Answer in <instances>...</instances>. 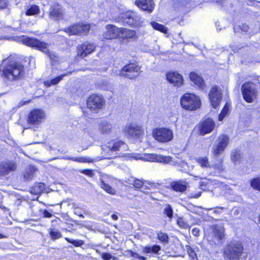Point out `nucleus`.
I'll return each instance as SVG.
<instances>
[{
    "label": "nucleus",
    "mask_w": 260,
    "mask_h": 260,
    "mask_svg": "<svg viewBox=\"0 0 260 260\" xmlns=\"http://www.w3.org/2000/svg\"><path fill=\"white\" fill-rule=\"evenodd\" d=\"M44 187V184L43 183H39V187L40 188V191H42L43 190Z\"/></svg>",
    "instance_id": "obj_58"
},
{
    "label": "nucleus",
    "mask_w": 260,
    "mask_h": 260,
    "mask_svg": "<svg viewBox=\"0 0 260 260\" xmlns=\"http://www.w3.org/2000/svg\"><path fill=\"white\" fill-rule=\"evenodd\" d=\"M90 29V25L88 24L79 23L68 27L65 30L70 35H85Z\"/></svg>",
    "instance_id": "obj_10"
},
{
    "label": "nucleus",
    "mask_w": 260,
    "mask_h": 260,
    "mask_svg": "<svg viewBox=\"0 0 260 260\" xmlns=\"http://www.w3.org/2000/svg\"><path fill=\"white\" fill-rule=\"evenodd\" d=\"M250 184L253 188L260 191V180H251Z\"/></svg>",
    "instance_id": "obj_45"
},
{
    "label": "nucleus",
    "mask_w": 260,
    "mask_h": 260,
    "mask_svg": "<svg viewBox=\"0 0 260 260\" xmlns=\"http://www.w3.org/2000/svg\"><path fill=\"white\" fill-rule=\"evenodd\" d=\"M166 77L169 82L175 86H180L183 84V77L178 72H173L168 73L166 75Z\"/></svg>",
    "instance_id": "obj_19"
},
{
    "label": "nucleus",
    "mask_w": 260,
    "mask_h": 260,
    "mask_svg": "<svg viewBox=\"0 0 260 260\" xmlns=\"http://www.w3.org/2000/svg\"><path fill=\"white\" fill-rule=\"evenodd\" d=\"M102 257L104 260H110L112 258V255L109 253H103L102 254Z\"/></svg>",
    "instance_id": "obj_51"
},
{
    "label": "nucleus",
    "mask_w": 260,
    "mask_h": 260,
    "mask_svg": "<svg viewBox=\"0 0 260 260\" xmlns=\"http://www.w3.org/2000/svg\"><path fill=\"white\" fill-rule=\"evenodd\" d=\"M172 189L176 191L183 192L186 189V183L185 181H174L171 184Z\"/></svg>",
    "instance_id": "obj_28"
},
{
    "label": "nucleus",
    "mask_w": 260,
    "mask_h": 260,
    "mask_svg": "<svg viewBox=\"0 0 260 260\" xmlns=\"http://www.w3.org/2000/svg\"><path fill=\"white\" fill-rule=\"evenodd\" d=\"M40 12V9L37 5H29L27 6L26 15H35L38 14Z\"/></svg>",
    "instance_id": "obj_33"
},
{
    "label": "nucleus",
    "mask_w": 260,
    "mask_h": 260,
    "mask_svg": "<svg viewBox=\"0 0 260 260\" xmlns=\"http://www.w3.org/2000/svg\"><path fill=\"white\" fill-rule=\"evenodd\" d=\"M83 112L86 116H88V114L85 111H83Z\"/></svg>",
    "instance_id": "obj_64"
},
{
    "label": "nucleus",
    "mask_w": 260,
    "mask_h": 260,
    "mask_svg": "<svg viewBox=\"0 0 260 260\" xmlns=\"http://www.w3.org/2000/svg\"><path fill=\"white\" fill-rule=\"evenodd\" d=\"M87 108L91 111L96 112L102 108L104 104V99L101 95L92 94L87 100Z\"/></svg>",
    "instance_id": "obj_9"
},
{
    "label": "nucleus",
    "mask_w": 260,
    "mask_h": 260,
    "mask_svg": "<svg viewBox=\"0 0 260 260\" xmlns=\"http://www.w3.org/2000/svg\"><path fill=\"white\" fill-rule=\"evenodd\" d=\"M227 113H228V102H226L225 104L223 109L222 110L221 113L219 114V115L218 116L219 121H222L223 120V118L225 117V116L227 114Z\"/></svg>",
    "instance_id": "obj_42"
},
{
    "label": "nucleus",
    "mask_w": 260,
    "mask_h": 260,
    "mask_svg": "<svg viewBox=\"0 0 260 260\" xmlns=\"http://www.w3.org/2000/svg\"><path fill=\"white\" fill-rule=\"evenodd\" d=\"M140 72V67L134 63H131L123 67L120 71L116 70L114 71L113 69L111 74L123 76L129 79H134L139 76Z\"/></svg>",
    "instance_id": "obj_3"
},
{
    "label": "nucleus",
    "mask_w": 260,
    "mask_h": 260,
    "mask_svg": "<svg viewBox=\"0 0 260 260\" xmlns=\"http://www.w3.org/2000/svg\"><path fill=\"white\" fill-rule=\"evenodd\" d=\"M200 187H201V189L202 190H205L206 188V185L204 184L203 183H202L201 185H200Z\"/></svg>",
    "instance_id": "obj_60"
},
{
    "label": "nucleus",
    "mask_w": 260,
    "mask_h": 260,
    "mask_svg": "<svg viewBox=\"0 0 260 260\" xmlns=\"http://www.w3.org/2000/svg\"><path fill=\"white\" fill-rule=\"evenodd\" d=\"M120 35V28L113 24H108L103 33L104 38L106 39H113Z\"/></svg>",
    "instance_id": "obj_15"
},
{
    "label": "nucleus",
    "mask_w": 260,
    "mask_h": 260,
    "mask_svg": "<svg viewBox=\"0 0 260 260\" xmlns=\"http://www.w3.org/2000/svg\"><path fill=\"white\" fill-rule=\"evenodd\" d=\"M23 43L29 46L41 51L44 53L46 54L50 58L51 60H55L57 57L56 55L53 52H51L48 49L49 44L44 42H42L36 38H26L23 39Z\"/></svg>",
    "instance_id": "obj_2"
},
{
    "label": "nucleus",
    "mask_w": 260,
    "mask_h": 260,
    "mask_svg": "<svg viewBox=\"0 0 260 260\" xmlns=\"http://www.w3.org/2000/svg\"><path fill=\"white\" fill-rule=\"evenodd\" d=\"M160 249V246L156 245H153L152 246H146L143 248V252L144 253H157Z\"/></svg>",
    "instance_id": "obj_34"
},
{
    "label": "nucleus",
    "mask_w": 260,
    "mask_h": 260,
    "mask_svg": "<svg viewBox=\"0 0 260 260\" xmlns=\"http://www.w3.org/2000/svg\"><path fill=\"white\" fill-rule=\"evenodd\" d=\"M7 237L5 235H3L1 234H0V239H2V238H6Z\"/></svg>",
    "instance_id": "obj_63"
},
{
    "label": "nucleus",
    "mask_w": 260,
    "mask_h": 260,
    "mask_svg": "<svg viewBox=\"0 0 260 260\" xmlns=\"http://www.w3.org/2000/svg\"><path fill=\"white\" fill-rule=\"evenodd\" d=\"M130 255L132 257L138 258L140 260H146V258L143 256L140 255L138 253L133 251H129Z\"/></svg>",
    "instance_id": "obj_50"
},
{
    "label": "nucleus",
    "mask_w": 260,
    "mask_h": 260,
    "mask_svg": "<svg viewBox=\"0 0 260 260\" xmlns=\"http://www.w3.org/2000/svg\"><path fill=\"white\" fill-rule=\"evenodd\" d=\"M66 240L75 246H81L84 244L83 241L81 240H73L68 238H66Z\"/></svg>",
    "instance_id": "obj_41"
},
{
    "label": "nucleus",
    "mask_w": 260,
    "mask_h": 260,
    "mask_svg": "<svg viewBox=\"0 0 260 260\" xmlns=\"http://www.w3.org/2000/svg\"><path fill=\"white\" fill-rule=\"evenodd\" d=\"M213 234L215 239H216L219 243L224 237V231L221 227L215 226L213 229Z\"/></svg>",
    "instance_id": "obj_29"
},
{
    "label": "nucleus",
    "mask_w": 260,
    "mask_h": 260,
    "mask_svg": "<svg viewBox=\"0 0 260 260\" xmlns=\"http://www.w3.org/2000/svg\"><path fill=\"white\" fill-rule=\"evenodd\" d=\"M50 235L53 240L59 239L61 237V234L60 232L57 231H51L50 232Z\"/></svg>",
    "instance_id": "obj_48"
},
{
    "label": "nucleus",
    "mask_w": 260,
    "mask_h": 260,
    "mask_svg": "<svg viewBox=\"0 0 260 260\" xmlns=\"http://www.w3.org/2000/svg\"><path fill=\"white\" fill-rule=\"evenodd\" d=\"M189 78L190 80L199 88L203 89L205 85V83L202 77L194 72H191L189 74Z\"/></svg>",
    "instance_id": "obj_24"
},
{
    "label": "nucleus",
    "mask_w": 260,
    "mask_h": 260,
    "mask_svg": "<svg viewBox=\"0 0 260 260\" xmlns=\"http://www.w3.org/2000/svg\"><path fill=\"white\" fill-rule=\"evenodd\" d=\"M241 91L244 99L248 103L252 102L256 98L257 92L254 83L246 82L241 87Z\"/></svg>",
    "instance_id": "obj_7"
},
{
    "label": "nucleus",
    "mask_w": 260,
    "mask_h": 260,
    "mask_svg": "<svg viewBox=\"0 0 260 260\" xmlns=\"http://www.w3.org/2000/svg\"><path fill=\"white\" fill-rule=\"evenodd\" d=\"M101 187L109 194L114 195L116 193L115 190L112 188L109 184H106L103 180L100 181Z\"/></svg>",
    "instance_id": "obj_35"
},
{
    "label": "nucleus",
    "mask_w": 260,
    "mask_h": 260,
    "mask_svg": "<svg viewBox=\"0 0 260 260\" xmlns=\"http://www.w3.org/2000/svg\"><path fill=\"white\" fill-rule=\"evenodd\" d=\"M146 160L149 161H160V162H169L171 157H164L160 155L156 154H149L145 158Z\"/></svg>",
    "instance_id": "obj_26"
},
{
    "label": "nucleus",
    "mask_w": 260,
    "mask_h": 260,
    "mask_svg": "<svg viewBox=\"0 0 260 260\" xmlns=\"http://www.w3.org/2000/svg\"><path fill=\"white\" fill-rule=\"evenodd\" d=\"M25 75L24 66L16 61L14 57L10 56L3 59L1 76L8 81L20 80Z\"/></svg>",
    "instance_id": "obj_1"
},
{
    "label": "nucleus",
    "mask_w": 260,
    "mask_h": 260,
    "mask_svg": "<svg viewBox=\"0 0 260 260\" xmlns=\"http://www.w3.org/2000/svg\"><path fill=\"white\" fill-rule=\"evenodd\" d=\"M222 91L220 88L215 86L211 89L209 98L212 107L216 108L222 99Z\"/></svg>",
    "instance_id": "obj_12"
},
{
    "label": "nucleus",
    "mask_w": 260,
    "mask_h": 260,
    "mask_svg": "<svg viewBox=\"0 0 260 260\" xmlns=\"http://www.w3.org/2000/svg\"><path fill=\"white\" fill-rule=\"evenodd\" d=\"M187 251L189 256L193 259L197 258V254L189 246H187Z\"/></svg>",
    "instance_id": "obj_49"
},
{
    "label": "nucleus",
    "mask_w": 260,
    "mask_h": 260,
    "mask_svg": "<svg viewBox=\"0 0 260 260\" xmlns=\"http://www.w3.org/2000/svg\"><path fill=\"white\" fill-rule=\"evenodd\" d=\"M151 25L152 27L157 30H159L162 32L166 33L168 31V28L164 25L159 24L157 22L152 21L151 22Z\"/></svg>",
    "instance_id": "obj_36"
},
{
    "label": "nucleus",
    "mask_w": 260,
    "mask_h": 260,
    "mask_svg": "<svg viewBox=\"0 0 260 260\" xmlns=\"http://www.w3.org/2000/svg\"><path fill=\"white\" fill-rule=\"evenodd\" d=\"M244 250V246L240 242L229 244V260H240Z\"/></svg>",
    "instance_id": "obj_8"
},
{
    "label": "nucleus",
    "mask_w": 260,
    "mask_h": 260,
    "mask_svg": "<svg viewBox=\"0 0 260 260\" xmlns=\"http://www.w3.org/2000/svg\"><path fill=\"white\" fill-rule=\"evenodd\" d=\"M110 145L112 146V150L114 153L117 151H125L127 150V145L120 140H113L110 142Z\"/></svg>",
    "instance_id": "obj_22"
},
{
    "label": "nucleus",
    "mask_w": 260,
    "mask_h": 260,
    "mask_svg": "<svg viewBox=\"0 0 260 260\" xmlns=\"http://www.w3.org/2000/svg\"><path fill=\"white\" fill-rule=\"evenodd\" d=\"M63 158L65 159L72 160L79 162H93L100 159L99 158V157L96 158H92L88 156L79 157L66 156Z\"/></svg>",
    "instance_id": "obj_27"
},
{
    "label": "nucleus",
    "mask_w": 260,
    "mask_h": 260,
    "mask_svg": "<svg viewBox=\"0 0 260 260\" xmlns=\"http://www.w3.org/2000/svg\"><path fill=\"white\" fill-rule=\"evenodd\" d=\"M231 159L233 162L236 163L241 159V155L239 151H235L232 152Z\"/></svg>",
    "instance_id": "obj_40"
},
{
    "label": "nucleus",
    "mask_w": 260,
    "mask_h": 260,
    "mask_svg": "<svg viewBox=\"0 0 260 260\" xmlns=\"http://www.w3.org/2000/svg\"><path fill=\"white\" fill-rule=\"evenodd\" d=\"M82 173L87 175L89 177H93L94 176L93 172L90 170H84Z\"/></svg>",
    "instance_id": "obj_52"
},
{
    "label": "nucleus",
    "mask_w": 260,
    "mask_h": 260,
    "mask_svg": "<svg viewBox=\"0 0 260 260\" xmlns=\"http://www.w3.org/2000/svg\"><path fill=\"white\" fill-rule=\"evenodd\" d=\"M215 124L211 118H208L203 120L199 124V129L201 135H205L211 133L214 129Z\"/></svg>",
    "instance_id": "obj_13"
},
{
    "label": "nucleus",
    "mask_w": 260,
    "mask_h": 260,
    "mask_svg": "<svg viewBox=\"0 0 260 260\" xmlns=\"http://www.w3.org/2000/svg\"><path fill=\"white\" fill-rule=\"evenodd\" d=\"M49 15L50 17L54 19H59L62 17V12L59 5L51 6L50 9Z\"/></svg>",
    "instance_id": "obj_25"
},
{
    "label": "nucleus",
    "mask_w": 260,
    "mask_h": 260,
    "mask_svg": "<svg viewBox=\"0 0 260 260\" xmlns=\"http://www.w3.org/2000/svg\"><path fill=\"white\" fill-rule=\"evenodd\" d=\"M43 217L46 218L51 217L52 215V213L49 212L47 210H44L43 211Z\"/></svg>",
    "instance_id": "obj_54"
},
{
    "label": "nucleus",
    "mask_w": 260,
    "mask_h": 260,
    "mask_svg": "<svg viewBox=\"0 0 260 260\" xmlns=\"http://www.w3.org/2000/svg\"><path fill=\"white\" fill-rule=\"evenodd\" d=\"M216 27H217V29L219 30H220L221 29V28H218V27L220 26V22H217L216 23Z\"/></svg>",
    "instance_id": "obj_62"
},
{
    "label": "nucleus",
    "mask_w": 260,
    "mask_h": 260,
    "mask_svg": "<svg viewBox=\"0 0 260 260\" xmlns=\"http://www.w3.org/2000/svg\"><path fill=\"white\" fill-rule=\"evenodd\" d=\"M111 217L114 220H116L118 219V216L116 214H112L111 215Z\"/></svg>",
    "instance_id": "obj_61"
},
{
    "label": "nucleus",
    "mask_w": 260,
    "mask_h": 260,
    "mask_svg": "<svg viewBox=\"0 0 260 260\" xmlns=\"http://www.w3.org/2000/svg\"><path fill=\"white\" fill-rule=\"evenodd\" d=\"M98 129L102 135H109L112 132L113 126L110 122L101 120L98 123Z\"/></svg>",
    "instance_id": "obj_21"
},
{
    "label": "nucleus",
    "mask_w": 260,
    "mask_h": 260,
    "mask_svg": "<svg viewBox=\"0 0 260 260\" xmlns=\"http://www.w3.org/2000/svg\"><path fill=\"white\" fill-rule=\"evenodd\" d=\"M121 21L132 26L142 27L146 24L145 19L134 12L123 14Z\"/></svg>",
    "instance_id": "obj_5"
},
{
    "label": "nucleus",
    "mask_w": 260,
    "mask_h": 260,
    "mask_svg": "<svg viewBox=\"0 0 260 260\" xmlns=\"http://www.w3.org/2000/svg\"><path fill=\"white\" fill-rule=\"evenodd\" d=\"M234 29L235 32H239L241 30L244 32L248 31L249 29V26L245 23H242V25H234Z\"/></svg>",
    "instance_id": "obj_38"
},
{
    "label": "nucleus",
    "mask_w": 260,
    "mask_h": 260,
    "mask_svg": "<svg viewBox=\"0 0 260 260\" xmlns=\"http://www.w3.org/2000/svg\"><path fill=\"white\" fill-rule=\"evenodd\" d=\"M180 103L183 108L190 111L196 110L201 106L200 99L195 94L189 93L184 94L181 97Z\"/></svg>",
    "instance_id": "obj_4"
},
{
    "label": "nucleus",
    "mask_w": 260,
    "mask_h": 260,
    "mask_svg": "<svg viewBox=\"0 0 260 260\" xmlns=\"http://www.w3.org/2000/svg\"><path fill=\"white\" fill-rule=\"evenodd\" d=\"M38 172V170L34 166H28L26 169L24 175L25 179H31L36 177V174Z\"/></svg>",
    "instance_id": "obj_30"
},
{
    "label": "nucleus",
    "mask_w": 260,
    "mask_h": 260,
    "mask_svg": "<svg viewBox=\"0 0 260 260\" xmlns=\"http://www.w3.org/2000/svg\"><path fill=\"white\" fill-rule=\"evenodd\" d=\"M66 75H67V74H63L53 79L46 81L44 82V84L47 87H49L53 85H56L58 84L61 80H62L63 77Z\"/></svg>",
    "instance_id": "obj_32"
},
{
    "label": "nucleus",
    "mask_w": 260,
    "mask_h": 260,
    "mask_svg": "<svg viewBox=\"0 0 260 260\" xmlns=\"http://www.w3.org/2000/svg\"><path fill=\"white\" fill-rule=\"evenodd\" d=\"M17 168V165L13 161H5L0 163V177H4L11 172L14 171Z\"/></svg>",
    "instance_id": "obj_17"
},
{
    "label": "nucleus",
    "mask_w": 260,
    "mask_h": 260,
    "mask_svg": "<svg viewBox=\"0 0 260 260\" xmlns=\"http://www.w3.org/2000/svg\"><path fill=\"white\" fill-rule=\"evenodd\" d=\"M164 214H165L168 218L172 219L173 216V210L172 208L169 204H167L164 210Z\"/></svg>",
    "instance_id": "obj_39"
},
{
    "label": "nucleus",
    "mask_w": 260,
    "mask_h": 260,
    "mask_svg": "<svg viewBox=\"0 0 260 260\" xmlns=\"http://www.w3.org/2000/svg\"><path fill=\"white\" fill-rule=\"evenodd\" d=\"M157 237L158 239L162 242H168L169 237L168 235L165 233L159 232V233L157 234Z\"/></svg>",
    "instance_id": "obj_47"
},
{
    "label": "nucleus",
    "mask_w": 260,
    "mask_h": 260,
    "mask_svg": "<svg viewBox=\"0 0 260 260\" xmlns=\"http://www.w3.org/2000/svg\"><path fill=\"white\" fill-rule=\"evenodd\" d=\"M123 39L132 38L136 35V32L132 29L120 27V35Z\"/></svg>",
    "instance_id": "obj_31"
},
{
    "label": "nucleus",
    "mask_w": 260,
    "mask_h": 260,
    "mask_svg": "<svg viewBox=\"0 0 260 260\" xmlns=\"http://www.w3.org/2000/svg\"><path fill=\"white\" fill-rule=\"evenodd\" d=\"M30 102V101H21L19 103V107H21L23 106L24 105Z\"/></svg>",
    "instance_id": "obj_56"
},
{
    "label": "nucleus",
    "mask_w": 260,
    "mask_h": 260,
    "mask_svg": "<svg viewBox=\"0 0 260 260\" xmlns=\"http://www.w3.org/2000/svg\"><path fill=\"white\" fill-rule=\"evenodd\" d=\"M196 160L201 167L207 168L209 167V162L207 157H198Z\"/></svg>",
    "instance_id": "obj_37"
},
{
    "label": "nucleus",
    "mask_w": 260,
    "mask_h": 260,
    "mask_svg": "<svg viewBox=\"0 0 260 260\" xmlns=\"http://www.w3.org/2000/svg\"><path fill=\"white\" fill-rule=\"evenodd\" d=\"M201 195V192H199L196 194H195L194 195H193V197L194 198H198L199 197H200Z\"/></svg>",
    "instance_id": "obj_59"
},
{
    "label": "nucleus",
    "mask_w": 260,
    "mask_h": 260,
    "mask_svg": "<svg viewBox=\"0 0 260 260\" xmlns=\"http://www.w3.org/2000/svg\"><path fill=\"white\" fill-rule=\"evenodd\" d=\"M191 233L194 236L198 237L200 235V230L197 228H193L191 231Z\"/></svg>",
    "instance_id": "obj_53"
},
{
    "label": "nucleus",
    "mask_w": 260,
    "mask_h": 260,
    "mask_svg": "<svg viewBox=\"0 0 260 260\" xmlns=\"http://www.w3.org/2000/svg\"><path fill=\"white\" fill-rule=\"evenodd\" d=\"M0 208H1L2 210H3L5 212L9 211V209L7 207H6L3 205L0 206Z\"/></svg>",
    "instance_id": "obj_57"
},
{
    "label": "nucleus",
    "mask_w": 260,
    "mask_h": 260,
    "mask_svg": "<svg viewBox=\"0 0 260 260\" xmlns=\"http://www.w3.org/2000/svg\"><path fill=\"white\" fill-rule=\"evenodd\" d=\"M124 131L131 137L138 139L144 134L142 127L136 124L127 125L124 127Z\"/></svg>",
    "instance_id": "obj_11"
},
{
    "label": "nucleus",
    "mask_w": 260,
    "mask_h": 260,
    "mask_svg": "<svg viewBox=\"0 0 260 260\" xmlns=\"http://www.w3.org/2000/svg\"><path fill=\"white\" fill-rule=\"evenodd\" d=\"M45 114L40 109L32 110L29 114L28 122L30 124H39L44 118Z\"/></svg>",
    "instance_id": "obj_16"
},
{
    "label": "nucleus",
    "mask_w": 260,
    "mask_h": 260,
    "mask_svg": "<svg viewBox=\"0 0 260 260\" xmlns=\"http://www.w3.org/2000/svg\"><path fill=\"white\" fill-rule=\"evenodd\" d=\"M153 136L158 142L166 143L171 141L173 138L172 131L168 128H156L153 130Z\"/></svg>",
    "instance_id": "obj_6"
},
{
    "label": "nucleus",
    "mask_w": 260,
    "mask_h": 260,
    "mask_svg": "<svg viewBox=\"0 0 260 260\" xmlns=\"http://www.w3.org/2000/svg\"><path fill=\"white\" fill-rule=\"evenodd\" d=\"M95 48V46L93 44L85 43L78 45L77 47L78 55L81 57H85L88 54L92 52Z\"/></svg>",
    "instance_id": "obj_18"
},
{
    "label": "nucleus",
    "mask_w": 260,
    "mask_h": 260,
    "mask_svg": "<svg viewBox=\"0 0 260 260\" xmlns=\"http://www.w3.org/2000/svg\"><path fill=\"white\" fill-rule=\"evenodd\" d=\"M177 224L183 229H189V225L182 218H179L177 220Z\"/></svg>",
    "instance_id": "obj_44"
},
{
    "label": "nucleus",
    "mask_w": 260,
    "mask_h": 260,
    "mask_svg": "<svg viewBox=\"0 0 260 260\" xmlns=\"http://www.w3.org/2000/svg\"><path fill=\"white\" fill-rule=\"evenodd\" d=\"M132 184L135 188L140 189L144 186V183L142 180H133Z\"/></svg>",
    "instance_id": "obj_43"
},
{
    "label": "nucleus",
    "mask_w": 260,
    "mask_h": 260,
    "mask_svg": "<svg viewBox=\"0 0 260 260\" xmlns=\"http://www.w3.org/2000/svg\"><path fill=\"white\" fill-rule=\"evenodd\" d=\"M215 4L221 10H224V7H226L227 2L226 0H217L215 2Z\"/></svg>",
    "instance_id": "obj_46"
},
{
    "label": "nucleus",
    "mask_w": 260,
    "mask_h": 260,
    "mask_svg": "<svg viewBox=\"0 0 260 260\" xmlns=\"http://www.w3.org/2000/svg\"><path fill=\"white\" fill-rule=\"evenodd\" d=\"M135 3L138 7L148 13H151L155 6L152 0H136Z\"/></svg>",
    "instance_id": "obj_20"
},
{
    "label": "nucleus",
    "mask_w": 260,
    "mask_h": 260,
    "mask_svg": "<svg viewBox=\"0 0 260 260\" xmlns=\"http://www.w3.org/2000/svg\"><path fill=\"white\" fill-rule=\"evenodd\" d=\"M228 145V137L222 136L218 140V143L214 144L211 150L212 154L214 156H218L221 154Z\"/></svg>",
    "instance_id": "obj_14"
},
{
    "label": "nucleus",
    "mask_w": 260,
    "mask_h": 260,
    "mask_svg": "<svg viewBox=\"0 0 260 260\" xmlns=\"http://www.w3.org/2000/svg\"><path fill=\"white\" fill-rule=\"evenodd\" d=\"M7 6V0H0V9H4Z\"/></svg>",
    "instance_id": "obj_55"
},
{
    "label": "nucleus",
    "mask_w": 260,
    "mask_h": 260,
    "mask_svg": "<svg viewBox=\"0 0 260 260\" xmlns=\"http://www.w3.org/2000/svg\"><path fill=\"white\" fill-rule=\"evenodd\" d=\"M101 149L102 150V154L105 158L112 159L117 157L116 153H114L112 150V146L110 145V142L107 143L106 145H102Z\"/></svg>",
    "instance_id": "obj_23"
}]
</instances>
